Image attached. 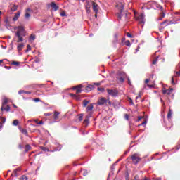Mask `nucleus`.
Listing matches in <instances>:
<instances>
[{
	"mask_svg": "<svg viewBox=\"0 0 180 180\" xmlns=\"http://www.w3.org/2000/svg\"><path fill=\"white\" fill-rule=\"evenodd\" d=\"M160 17H162V18H165V13H164V10H162V11L160 14Z\"/></svg>",
	"mask_w": 180,
	"mask_h": 180,
	"instance_id": "de8ad7c7",
	"label": "nucleus"
},
{
	"mask_svg": "<svg viewBox=\"0 0 180 180\" xmlns=\"http://www.w3.org/2000/svg\"><path fill=\"white\" fill-rule=\"evenodd\" d=\"M157 8H159V9H160L161 12H162V11H164V8L160 5H158Z\"/></svg>",
	"mask_w": 180,
	"mask_h": 180,
	"instance_id": "8fccbe9b",
	"label": "nucleus"
},
{
	"mask_svg": "<svg viewBox=\"0 0 180 180\" xmlns=\"http://www.w3.org/2000/svg\"><path fill=\"white\" fill-rule=\"evenodd\" d=\"M94 109V105L90 104L89 105L87 106L86 108V110L87 112H90L91 110H92Z\"/></svg>",
	"mask_w": 180,
	"mask_h": 180,
	"instance_id": "b1692460",
	"label": "nucleus"
},
{
	"mask_svg": "<svg viewBox=\"0 0 180 180\" xmlns=\"http://www.w3.org/2000/svg\"><path fill=\"white\" fill-rule=\"evenodd\" d=\"M107 92L108 95H110V96H112V98L116 97V96L118 95L119 94V91L116 89H107Z\"/></svg>",
	"mask_w": 180,
	"mask_h": 180,
	"instance_id": "39448f33",
	"label": "nucleus"
},
{
	"mask_svg": "<svg viewBox=\"0 0 180 180\" xmlns=\"http://www.w3.org/2000/svg\"><path fill=\"white\" fill-rule=\"evenodd\" d=\"M87 13H91V7H85Z\"/></svg>",
	"mask_w": 180,
	"mask_h": 180,
	"instance_id": "37998d69",
	"label": "nucleus"
},
{
	"mask_svg": "<svg viewBox=\"0 0 180 180\" xmlns=\"http://www.w3.org/2000/svg\"><path fill=\"white\" fill-rule=\"evenodd\" d=\"M27 176H26L25 175H23L20 179V180H27Z\"/></svg>",
	"mask_w": 180,
	"mask_h": 180,
	"instance_id": "c03bdc74",
	"label": "nucleus"
},
{
	"mask_svg": "<svg viewBox=\"0 0 180 180\" xmlns=\"http://www.w3.org/2000/svg\"><path fill=\"white\" fill-rule=\"evenodd\" d=\"M86 117H88V119L89 120L90 117H92V114L89 113L87 116H86Z\"/></svg>",
	"mask_w": 180,
	"mask_h": 180,
	"instance_id": "864d4df0",
	"label": "nucleus"
},
{
	"mask_svg": "<svg viewBox=\"0 0 180 180\" xmlns=\"http://www.w3.org/2000/svg\"><path fill=\"white\" fill-rule=\"evenodd\" d=\"M131 44H130V41L127 40L125 41V45L127 46V47H129V46H131Z\"/></svg>",
	"mask_w": 180,
	"mask_h": 180,
	"instance_id": "a19ab883",
	"label": "nucleus"
},
{
	"mask_svg": "<svg viewBox=\"0 0 180 180\" xmlns=\"http://www.w3.org/2000/svg\"><path fill=\"white\" fill-rule=\"evenodd\" d=\"M162 25H165V26H169V25H172V21L169 20H165V21L162 22L160 23V26H162Z\"/></svg>",
	"mask_w": 180,
	"mask_h": 180,
	"instance_id": "6e6552de",
	"label": "nucleus"
},
{
	"mask_svg": "<svg viewBox=\"0 0 180 180\" xmlns=\"http://www.w3.org/2000/svg\"><path fill=\"white\" fill-rule=\"evenodd\" d=\"M13 126H18L19 124V121L18 120H14L13 122Z\"/></svg>",
	"mask_w": 180,
	"mask_h": 180,
	"instance_id": "473e14b6",
	"label": "nucleus"
},
{
	"mask_svg": "<svg viewBox=\"0 0 180 180\" xmlns=\"http://www.w3.org/2000/svg\"><path fill=\"white\" fill-rule=\"evenodd\" d=\"M117 6H120V13L117 15V18L118 19H122V18H123V16L124 15V18H126V16H127V13H125L124 15H123V9H124V5L120 4L119 5H117Z\"/></svg>",
	"mask_w": 180,
	"mask_h": 180,
	"instance_id": "20e7f679",
	"label": "nucleus"
},
{
	"mask_svg": "<svg viewBox=\"0 0 180 180\" xmlns=\"http://www.w3.org/2000/svg\"><path fill=\"white\" fill-rule=\"evenodd\" d=\"M23 47H25V44H18V46H17V50L18 51H22V50H23Z\"/></svg>",
	"mask_w": 180,
	"mask_h": 180,
	"instance_id": "a211bd4d",
	"label": "nucleus"
},
{
	"mask_svg": "<svg viewBox=\"0 0 180 180\" xmlns=\"http://www.w3.org/2000/svg\"><path fill=\"white\" fill-rule=\"evenodd\" d=\"M11 11H12V12H16V11H18V6L13 5V6L11 7Z\"/></svg>",
	"mask_w": 180,
	"mask_h": 180,
	"instance_id": "cd10ccee",
	"label": "nucleus"
},
{
	"mask_svg": "<svg viewBox=\"0 0 180 180\" xmlns=\"http://www.w3.org/2000/svg\"><path fill=\"white\" fill-rule=\"evenodd\" d=\"M129 103L131 105H134L133 100L131 98H129Z\"/></svg>",
	"mask_w": 180,
	"mask_h": 180,
	"instance_id": "bf43d9fd",
	"label": "nucleus"
},
{
	"mask_svg": "<svg viewBox=\"0 0 180 180\" xmlns=\"http://www.w3.org/2000/svg\"><path fill=\"white\" fill-rule=\"evenodd\" d=\"M83 87H84V86H82V84H79V85L72 87V89L76 90V94H77V95H78L79 94H81V92H82V89Z\"/></svg>",
	"mask_w": 180,
	"mask_h": 180,
	"instance_id": "423d86ee",
	"label": "nucleus"
},
{
	"mask_svg": "<svg viewBox=\"0 0 180 180\" xmlns=\"http://www.w3.org/2000/svg\"><path fill=\"white\" fill-rule=\"evenodd\" d=\"M20 172V168H17L13 172L12 176H19V174L18 172Z\"/></svg>",
	"mask_w": 180,
	"mask_h": 180,
	"instance_id": "9b49d317",
	"label": "nucleus"
},
{
	"mask_svg": "<svg viewBox=\"0 0 180 180\" xmlns=\"http://www.w3.org/2000/svg\"><path fill=\"white\" fill-rule=\"evenodd\" d=\"M51 6L54 9V11H58V6L54 2L51 3Z\"/></svg>",
	"mask_w": 180,
	"mask_h": 180,
	"instance_id": "f3484780",
	"label": "nucleus"
},
{
	"mask_svg": "<svg viewBox=\"0 0 180 180\" xmlns=\"http://www.w3.org/2000/svg\"><path fill=\"white\" fill-rule=\"evenodd\" d=\"M20 131H21V133H22V134H25V136H27V129H20Z\"/></svg>",
	"mask_w": 180,
	"mask_h": 180,
	"instance_id": "c85d7f7f",
	"label": "nucleus"
},
{
	"mask_svg": "<svg viewBox=\"0 0 180 180\" xmlns=\"http://www.w3.org/2000/svg\"><path fill=\"white\" fill-rule=\"evenodd\" d=\"M22 94H27L28 95H30V94H32V92H30V91H25V90H20V91H18V94H19V95H22Z\"/></svg>",
	"mask_w": 180,
	"mask_h": 180,
	"instance_id": "412c9836",
	"label": "nucleus"
},
{
	"mask_svg": "<svg viewBox=\"0 0 180 180\" xmlns=\"http://www.w3.org/2000/svg\"><path fill=\"white\" fill-rule=\"evenodd\" d=\"M0 120L1 122V124L5 123V122H6V118L0 117Z\"/></svg>",
	"mask_w": 180,
	"mask_h": 180,
	"instance_id": "e433bc0d",
	"label": "nucleus"
},
{
	"mask_svg": "<svg viewBox=\"0 0 180 180\" xmlns=\"http://www.w3.org/2000/svg\"><path fill=\"white\" fill-rule=\"evenodd\" d=\"M0 129H2V122H0Z\"/></svg>",
	"mask_w": 180,
	"mask_h": 180,
	"instance_id": "338daca9",
	"label": "nucleus"
},
{
	"mask_svg": "<svg viewBox=\"0 0 180 180\" xmlns=\"http://www.w3.org/2000/svg\"><path fill=\"white\" fill-rule=\"evenodd\" d=\"M61 148H63V147L61 145H59L57 148L54 149L53 150H51V153H54V151H60Z\"/></svg>",
	"mask_w": 180,
	"mask_h": 180,
	"instance_id": "5701e85b",
	"label": "nucleus"
},
{
	"mask_svg": "<svg viewBox=\"0 0 180 180\" xmlns=\"http://www.w3.org/2000/svg\"><path fill=\"white\" fill-rule=\"evenodd\" d=\"M172 91H174L173 88H170L169 89H163L162 90V94H164V95H165V94H167V95H171V94H172Z\"/></svg>",
	"mask_w": 180,
	"mask_h": 180,
	"instance_id": "1a4fd4ad",
	"label": "nucleus"
},
{
	"mask_svg": "<svg viewBox=\"0 0 180 180\" xmlns=\"http://www.w3.org/2000/svg\"><path fill=\"white\" fill-rule=\"evenodd\" d=\"M148 82H150V79H146L145 80V84H148Z\"/></svg>",
	"mask_w": 180,
	"mask_h": 180,
	"instance_id": "052dcab7",
	"label": "nucleus"
},
{
	"mask_svg": "<svg viewBox=\"0 0 180 180\" xmlns=\"http://www.w3.org/2000/svg\"><path fill=\"white\" fill-rule=\"evenodd\" d=\"M141 119H144V117H138V122H140Z\"/></svg>",
	"mask_w": 180,
	"mask_h": 180,
	"instance_id": "4d7b16f0",
	"label": "nucleus"
},
{
	"mask_svg": "<svg viewBox=\"0 0 180 180\" xmlns=\"http://www.w3.org/2000/svg\"><path fill=\"white\" fill-rule=\"evenodd\" d=\"M18 148H20V150H22V148H23V146H22V144H19V145H18Z\"/></svg>",
	"mask_w": 180,
	"mask_h": 180,
	"instance_id": "13d9d810",
	"label": "nucleus"
},
{
	"mask_svg": "<svg viewBox=\"0 0 180 180\" xmlns=\"http://www.w3.org/2000/svg\"><path fill=\"white\" fill-rule=\"evenodd\" d=\"M172 117V110L171 109H169V112L167 113V118L171 119Z\"/></svg>",
	"mask_w": 180,
	"mask_h": 180,
	"instance_id": "a878e982",
	"label": "nucleus"
},
{
	"mask_svg": "<svg viewBox=\"0 0 180 180\" xmlns=\"http://www.w3.org/2000/svg\"><path fill=\"white\" fill-rule=\"evenodd\" d=\"M1 110L4 111L6 110V112H9V110H11V107L9 105H2Z\"/></svg>",
	"mask_w": 180,
	"mask_h": 180,
	"instance_id": "f8f14e48",
	"label": "nucleus"
},
{
	"mask_svg": "<svg viewBox=\"0 0 180 180\" xmlns=\"http://www.w3.org/2000/svg\"><path fill=\"white\" fill-rule=\"evenodd\" d=\"M74 99H75L76 101H81V97L79 96V95H76Z\"/></svg>",
	"mask_w": 180,
	"mask_h": 180,
	"instance_id": "79ce46f5",
	"label": "nucleus"
},
{
	"mask_svg": "<svg viewBox=\"0 0 180 180\" xmlns=\"http://www.w3.org/2000/svg\"><path fill=\"white\" fill-rule=\"evenodd\" d=\"M146 124H147V120H144V121L139 124V126H146Z\"/></svg>",
	"mask_w": 180,
	"mask_h": 180,
	"instance_id": "ea45409f",
	"label": "nucleus"
},
{
	"mask_svg": "<svg viewBox=\"0 0 180 180\" xmlns=\"http://www.w3.org/2000/svg\"><path fill=\"white\" fill-rule=\"evenodd\" d=\"M92 6L94 12H95V13H98V12L99 11V9L98 8V4L95 2H93Z\"/></svg>",
	"mask_w": 180,
	"mask_h": 180,
	"instance_id": "9d476101",
	"label": "nucleus"
},
{
	"mask_svg": "<svg viewBox=\"0 0 180 180\" xmlns=\"http://www.w3.org/2000/svg\"><path fill=\"white\" fill-rule=\"evenodd\" d=\"M88 103H89V101H88L86 100H84L83 101V107L86 108V106L88 105Z\"/></svg>",
	"mask_w": 180,
	"mask_h": 180,
	"instance_id": "7c9ffc66",
	"label": "nucleus"
},
{
	"mask_svg": "<svg viewBox=\"0 0 180 180\" xmlns=\"http://www.w3.org/2000/svg\"><path fill=\"white\" fill-rule=\"evenodd\" d=\"M117 77H120L121 78H125L126 77H127V75H126V73H124V72H120L118 74H117Z\"/></svg>",
	"mask_w": 180,
	"mask_h": 180,
	"instance_id": "dca6fc26",
	"label": "nucleus"
},
{
	"mask_svg": "<svg viewBox=\"0 0 180 180\" xmlns=\"http://www.w3.org/2000/svg\"><path fill=\"white\" fill-rule=\"evenodd\" d=\"M70 96H72V98H75V97L77 96V94H70Z\"/></svg>",
	"mask_w": 180,
	"mask_h": 180,
	"instance_id": "603ef678",
	"label": "nucleus"
},
{
	"mask_svg": "<svg viewBox=\"0 0 180 180\" xmlns=\"http://www.w3.org/2000/svg\"><path fill=\"white\" fill-rule=\"evenodd\" d=\"M94 85H97V86H99V85H101L100 83H94Z\"/></svg>",
	"mask_w": 180,
	"mask_h": 180,
	"instance_id": "0e129e2a",
	"label": "nucleus"
},
{
	"mask_svg": "<svg viewBox=\"0 0 180 180\" xmlns=\"http://www.w3.org/2000/svg\"><path fill=\"white\" fill-rule=\"evenodd\" d=\"M94 1L87 0L86 1L85 8H91V6H92V3H94Z\"/></svg>",
	"mask_w": 180,
	"mask_h": 180,
	"instance_id": "2eb2a0df",
	"label": "nucleus"
},
{
	"mask_svg": "<svg viewBox=\"0 0 180 180\" xmlns=\"http://www.w3.org/2000/svg\"><path fill=\"white\" fill-rule=\"evenodd\" d=\"M34 122L37 124H43V121L42 120L39 122V120H35Z\"/></svg>",
	"mask_w": 180,
	"mask_h": 180,
	"instance_id": "c9c22d12",
	"label": "nucleus"
},
{
	"mask_svg": "<svg viewBox=\"0 0 180 180\" xmlns=\"http://www.w3.org/2000/svg\"><path fill=\"white\" fill-rule=\"evenodd\" d=\"M60 115V112L55 111L54 114H53V118L55 120H58V116Z\"/></svg>",
	"mask_w": 180,
	"mask_h": 180,
	"instance_id": "4be33fe9",
	"label": "nucleus"
},
{
	"mask_svg": "<svg viewBox=\"0 0 180 180\" xmlns=\"http://www.w3.org/2000/svg\"><path fill=\"white\" fill-rule=\"evenodd\" d=\"M108 105H112V102H110V100L106 99V98L101 97L98 99L97 105L99 106H103L104 105L105 106H108Z\"/></svg>",
	"mask_w": 180,
	"mask_h": 180,
	"instance_id": "f03ea898",
	"label": "nucleus"
},
{
	"mask_svg": "<svg viewBox=\"0 0 180 180\" xmlns=\"http://www.w3.org/2000/svg\"><path fill=\"white\" fill-rule=\"evenodd\" d=\"M20 65V63L18 62V61H15L13 60L12 63H11V65H16L17 67H18V65Z\"/></svg>",
	"mask_w": 180,
	"mask_h": 180,
	"instance_id": "c756f323",
	"label": "nucleus"
},
{
	"mask_svg": "<svg viewBox=\"0 0 180 180\" xmlns=\"http://www.w3.org/2000/svg\"><path fill=\"white\" fill-rule=\"evenodd\" d=\"M36 39V36H34V34H31L30 36V40H34Z\"/></svg>",
	"mask_w": 180,
	"mask_h": 180,
	"instance_id": "4c0bfd02",
	"label": "nucleus"
},
{
	"mask_svg": "<svg viewBox=\"0 0 180 180\" xmlns=\"http://www.w3.org/2000/svg\"><path fill=\"white\" fill-rule=\"evenodd\" d=\"M127 37H129L130 39H131L133 37V35H131V34H130V32H127Z\"/></svg>",
	"mask_w": 180,
	"mask_h": 180,
	"instance_id": "09e8293b",
	"label": "nucleus"
},
{
	"mask_svg": "<svg viewBox=\"0 0 180 180\" xmlns=\"http://www.w3.org/2000/svg\"><path fill=\"white\" fill-rule=\"evenodd\" d=\"M155 180H161V178H156Z\"/></svg>",
	"mask_w": 180,
	"mask_h": 180,
	"instance_id": "774afa93",
	"label": "nucleus"
},
{
	"mask_svg": "<svg viewBox=\"0 0 180 180\" xmlns=\"http://www.w3.org/2000/svg\"><path fill=\"white\" fill-rule=\"evenodd\" d=\"M29 12H30V8H27L25 15L26 19H29L30 18V14L29 13Z\"/></svg>",
	"mask_w": 180,
	"mask_h": 180,
	"instance_id": "6ab92c4d",
	"label": "nucleus"
},
{
	"mask_svg": "<svg viewBox=\"0 0 180 180\" xmlns=\"http://www.w3.org/2000/svg\"><path fill=\"white\" fill-rule=\"evenodd\" d=\"M127 160H131L133 164L136 165V164H139L140 161H141V158H140V155L139 153H134L131 157L128 158Z\"/></svg>",
	"mask_w": 180,
	"mask_h": 180,
	"instance_id": "7ed1b4c3",
	"label": "nucleus"
},
{
	"mask_svg": "<svg viewBox=\"0 0 180 180\" xmlns=\"http://www.w3.org/2000/svg\"><path fill=\"white\" fill-rule=\"evenodd\" d=\"M115 41H117V34L115 35Z\"/></svg>",
	"mask_w": 180,
	"mask_h": 180,
	"instance_id": "e2e57ef3",
	"label": "nucleus"
},
{
	"mask_svg": "<svg viewBox=\"0 0 180 180\" xmlns=\"http://www.w3.org/2000/svg\"><path fill=\"white\" fill-rule=\"evenodd\" d=\"M84 117V115L82 114L79 115V120L81 122Z\"/></svg>",
	"mask_w": 180,
	"mask_h": 180,
	"instance_id": "a18cd8bd",
	"label": "nucleus"
},
{
	"mask_svg": "<svg viewBox=\"0 0 180 180\" xmlns=\"http://www.w3.org/2000/svg\"><path fill=\"white\" fill-rule=\"evenodd\" d=\"M83 123L85 125V127H88V124H89V119L88 117H86Z\"/></svg>",
	"mask_w": 180,
	"mask_h": 180,
	"instance_id": "aec40b11",
	"label": "nucleus"
},
{
	"mask_svg": "<svg viewBox=\"0 0 180 180\" xmlns=\"http://www.w3.org/2000/svg\"><path fill=\"white\" fill-rule=\"evenodd\" d=\"M34 102H40V98H34Z\"/></svg>",
	"mask_w": 180,
	"mask_h": 180,
	"instance_id": "3c124183",
	"label": "nucleus"
},
{
	"mask_svg": "<svg viewBox=\"0 0 180 180\" xmlns=\"http://www.w3.org/2000/svg\"><path fill=\"white\" fill-rule=\"evenodd\" d=\"M30 50H32V47L30 46V45H27L25 52L27 53V51H30Z\"/></svg>",
	"mask_w": 180,
	"mask_h": 180,
	"instance_id": "58836bf2",
	"label": "nucleus"
},
{
	"mask_svg": "<svg viewBox=\"0 0 180 180\" xmlns=\"http://www.w3.org/2000/svg\"><path fill=\"white\" fill-rule=\"evenodd\" d=\"M98 91H101V92H103V91H105V89H103V88H98Z\"/></svg>",
	"mask_w": 180,
	"mask_h": 180,
	"instance_id": "5fc2aeb1",
	"label": "nucleus"
},
{
	"mask_svg": "<svg viewBox=\"0 0 180 180\" xmlns=\"http://www.w3.org/2000/svg\"><path fill=\"white\" fill-rule=\"evenodd\" d=\"M176 76H174L172 77V85H175V78Z\"/></svg>",
	"mask_w": 180,
	"mask_h": 180,
	"instance_id": "f704fd0d",
	"label": "nucleus"
},
{
	"mask_svg": "<svg viewBox=\"0 0 180 180\" xmlns=\"http://www.w3.org/2000/svg\"><path fill=\"white\" fill-rule=\"evenodd\" d=\"M4 68H6L7 70H11L12 68L11 66H4Z\"/></svg>",
	"mask_w": 180,
	"mask_h": 180,
	"instance_id": "680f3d73",
	"label": "nucleus"
},
{
	"mask_svg": "<svg viewBox=\"0 0 180 180\" xmlns=\"http://www.w3.org/2000/svg\"><path fill=\"white\" fill-rule=\"evenodd\" d=\"M124 117L127 120H129V115L127 114H125Z\"/></svg>",
	"mask_w": 180,
	"mask_h": 180,
	"instance_id": "6e6d98bb",
	"label": "nucleus"
},
{
	"mask_svg": "<svg viewBox=\"0 0 180 180\" xmlns=\"http://www.w3.org/2000/svg\"><path fill=\"white\" fill-rule=\"evenodd\" d=\"M117 79L121 83L123 84L124 82V79L123 77H120L119 76L117 77Z\"/></svg>",
	"mask_w": 180,
	"mask_h": 180,
	"instance_id": "bb28decb",
	"label": "nucleus"
},
{
	"mask_svg": "<svg viewBox=\"0 0 180 180\" xmlns=\"http://www.w3.org/2000/svg\"><path fill=\"white\" fill-rule=\"evenodd\" d=\"M25 32V28L22 26H19L18 27V30L15 33V36L18 37V40L17 43H20V41H23V32Z\"/></svg>",
	"mask_w": 180,
	"mask_h": 180,
	"instance_id": "f257e3e1",
	"label": "nucleus"
},
{
	"mask_svg": "<svg viewBox=\"0 0 180 180\" xmlns=\"http://www.w3.org/2000/svg\"><path fill=\"white\" fill-rule=\"evenodd\" d=\"M94 88L95 86H94V85L89 84L86 87V92H91V91H92V89H94Z\"/></svg>",
	"mask_w": 180,
	"mask_h": 180,
	"instance_id": "ddd939ff",
	"label": "nucleus"
},
{
	"mask_svg": "<svg viewBox=\"0 0 180 180\" xmlns=\"http://www.w3.org/2000/svg\"><path fill=\"white\" fill-rule=\"evenodd\" d=\"M20 16V13L18 11L15 13V16L13 18V22H16V20L19 19Z\"/></svg>",
	"mask_w": 180,
	"mask_h": 180,
	"instance_id": "4468645a",
	"label": "nucleus"
},
{
	"mask_svg": "<svg viewBox=\"0 0 180 180\" xmlns=\"http://www.w3.org/2000/svg\"><path fill=\"white\" fill-rule=\"evenodd\" d=\"M6 103H8V98H4L2 101V106H6Z\"/></svg>",
	"mask_w": 180,
	"mask_h": 180,
	"instance_id": "393cba45",
	"label": "nucleus"
},
{
	"mask_svg": "<svg viewBox=\"0 0 180 180\" xmlns=\"http://www.w3.org/2000/svg\"><path fill=\"white\" fill-rule=\"evenodd\" d=\"M144 13H141L137 18L136 20H139V23L143 24L145 23L146 20H144Z\"/></svg>",
	"mask_w": 180,
	"mask_h": 180,
	"instance_id": "0eeeda50",
	"label": "nucleus"
},
{
	"mask_svg": "<svg viewBox=\"0 0 180 180\" xmlns=\"http://www.w3.org/2000/svg\"><path fill=\"white\" fill-rule=\"evenodd\" d=\"M41 150H42V151H50V149H49V148L43 146H41Z\"/></svg>",
	"mask_w": 180,
	"mask_h": 180,
	"instance_id": "2f4dec72",
	"label": "nucleus"
},
{
	"mask_svg": "<svg viewBox=\"0 0 180 180\" xmlns=\"http://www.w3.org/2000/svg\"><path fill=\"white\" fill-rule=\"evenodd\" d=\"M30 148H32V147H30V145H26L25 146V153H27V151H29V150H30Z\"/></svg>",
	"mask_w": 180,
	"mask_h": 180,
	"instance_id": "72a5a7b5",
	"label": "nucleus"
},
{
	"mask_svg": "<svg viewBox=\"0 0 180 180\" xmlns=\"http://www.w3.org/2000/svg\"><path fill=\"white\" fill-rule=\"evenodd\" d=\"M157 61H158V58H156L153 61V64L154 65H155L157 64Z\"/></svg>",
	"mask_w": 180,
	"mask_h": 180,
	"instance_id": "49530a36",
	"label": "nucleus"
},
{
	"mask_svg": "<svg viewBox=\"0 0 180 180\" xmlns=\"http://www.w3.org/2000/svg\"><path fill=\"white\" fill-rule=\"evenodd\" d=\"M60 15H61L62 16H65V13H62Z\"/></svg>",
	"mask_w": 180,
	"mask_h": 180,
	"instance_id": "69168bd1",
	"label": "nucleus"
}]
</instances>
